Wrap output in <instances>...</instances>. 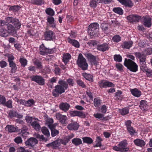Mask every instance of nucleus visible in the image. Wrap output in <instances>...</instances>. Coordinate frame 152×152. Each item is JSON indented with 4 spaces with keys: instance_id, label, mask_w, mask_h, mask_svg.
<instances>
[{
    "instance_id": "nucleus-1",
    "label": "nucleus",
    "mask_w": 152,
    "mask_h": 152,
    "mask_svg": "<svg viewBox=\"0 0 152 152\" xmlns=\"http://www.w3.org/2000/svg\"><path fill=\"white\" fill-rule=\"evenodd\" d=\"M59 85H56L55 89L53 90L52 94L55 97L59 96L65 91V90L68 88V86L66 81L63 80H60L58 82Z\"/></svg>"
},
{
    "instance_id": "nucleus-2",
    "label": "nucleus",
    "mask_w": 152,
    "mask_h": 152,
    "mask_svg": "<svg viewBox=\"0 0 152 152\" xmlns=\"http://www.w3.org/2000/svg\"><path fill=\"white\" fill-rule=\"evenodd\" d=\"M124 65L130 71L136 72L138 70V66L134 61L129 59H125Z\"/></svg>"
},
{
    "instance_id": "nucleus-3",
    "label": "nucleus",
    "mask_w": 152,
    "mask_h": 152,
    "mask_svg": "<svg viewBox=\"0 0 152 152\" xmlns=\"http://www.w3.org/2000/svg\"><path fill=\"white\" fill-rule=\"evenodd\" d=\"M128 143L126 140H124L120 142L117 146H113L112 149L114 150L121 152H127L129 151V148L127 147Z\"/></svg>"
},
{
    "instance_id": "nucleus-4",
    "label": "nucleus",
    "mask_w": 152,
    "mask_h": 152,
    "mask_svg": "<svg viewBox=\"0 0 152 152\" xmlns=\"http://www.w3.org/2000/svg\"><path fill=\"white\" fill-rule=\"evenodd\" d=\"M78 66L83 70L88 69V65L85 58L81 53L79 54L76 62Z\"/></svg>"
},
{
    "instance_id": "nucleus-5",
    "label": "nucleus",
    "mask_w": 152,
    "mask_h": 152,
    "mask_svg": "<svg viewBox=\"0 0 152 152\" xmlns=\"http://www.w3.org/2000/svg\"><path fill=\"white\" fill-rule=\"evenodd\" d=\"M99 28V25L97 23H91L88 26V32L91 37L97 35Z\"/></svg>"
},
{
    "instance_id": "nucleus-6",
    "label": "nucleus",
    "mask_w": 152,
    "mask_h": 152,
    "mask_svg": "<svg viewBox=\"0 0 152 152\" xmlns=\"http://www.w3.org/2000/svg\"><path fill=\"white\" fill-rule=\"evenodd\" d=\"M39 50L40 54L42 55L52 54L56 52V49L54 48L51 49L45 47L43 44L40 45Z\"/></svg>"
},
{
    "instance_id": "nucleus-7",
    "label": "nucleus",
    "mask_w": 152,
    "mask_h": 152,
    "mask_svg": "<svg viewBox=\"0 0 152 152\" xmlns=\"http://www.w3.org/2000/svg\"><path fill=\"white\" fill-rule=\"evenodd\" d=\"M132 123L131 121L128 120L125 122V124L127 132L132 137L134 136L135 134L137 133V132L136 131L135 129L132 126Z\"/></svg>"
},
{
    "instance_id": "nucleus-8",
    "label": "nucleus",
    "mask_w": 152,
    "mask_h": 152,
    "mask_svg": "<svg viewBox=\"0 0 152 152\" xmlns=\"http://www.w3.org/2000/svg\"><path fill=\"white\" fill-rule=\"evenodd\" d=\"M30 78L31 81L37 83L39 85L43 86L45 84V80L40 75H33Z\"/></svg>"
},
{
    "instance_id": "nucleus-9",
    "label": "nucleus",
    "mask_w": 152,
    "mask_h": 152,
    "mask_svg": "<svg viewBox=\"0 0 152 152\" xmlns=\"http://www.w3.org/2000/svg\"><path fill=\"white\" fill-rule=\"evenodd\" d=\"M85 57L91 63V65H97L98 62L96 60V57L90 53L85 54Z\"/></svg>"
},
{
    "instance_id": "nucleus-10",
    "label": "nucleus",
    "mask_w": 152,
    "mask_h": 152,
    "mask_svg": "<svg viewBox=\"0 0 152 152\" xmlns=\"http://www.w3.org/2000/svg\"><path fill=\"white\" fill-rule=\"evenodd\" d=\"M127 19L132 23L138 22L142 19L141 16L137 15H131L127 17Z\"/></svg>"
},
{
    "instance_id": "nucleus-11",
    "label": "nucleus",
    "mask_w": 152,
    "mask_h": 152,
    "mask_svg": "<svg viewBox=\"0 0 152 152\" xmlns=\"http://www.w3.org/2000/svg\"><path fill=\"white\" fill-rule=\"evenodd\" d=\"M98 84L99 86L101 88L107 87H114V85L111 82L104 80H102L99 82Z\"/></svg>"
},
{
    "instance_id": "nucleus-12",
    "label": "nucleus",
    "mask_w": 152,
    "mask_h": 152,
    "mask_svg": "<svg viewBox=\"0 0 152 152\" xmlns=\"http://www.w3.org/2000/svg\"><path fill=\"white\" fill-rule=\"evenodd\" d=\"M69 113L71 117L78 116L81 118H85V115L83 112L77 110H70Z\"/></svg>"
},
{
    "instance_id": "nucleus-13",
    "label": "nucleus",
    "mask_w": 152,
    "mask_h": 152,
    "mask_svg": "<svg viewBox=\"0 0 152 152\" xmlns=\"http://www.w3.org/2000/svg\"><path fill=\"white\" fill-rule=\"evenodd\" d=\"M109 48V44L105 43L101 44H98L96 49L99 51L104 52L108 50Z\"/></svg>"
},
{
    "instance_id": "nucleus-14",
    "label": "nucleus",
    "mask_w": 152,
    "mask_h": 152,
    "mask_svg": "<svg viewBox=\"0 0 152 152\" xmlns=\"http://www.w3.org/2000/svg\"><path fill=\"white\" fill-rule=\"evenodd\" d=\"M9 116L11 118L13 117H16L19 119L23 118V115L18 114L17 111H14L13 110H11L8 113Z\"/></svg>"
},
{
    "instance_id": "nucleus-15",
    "label": "nucleus",
    "mask_w": 152,
    "mask_h": 152,
    "mask_svg": "<svg viewBox=\"0 0 152 152\" xmlns=\"http://www.w3.org/2000/svg\"><path fill=\"white\" fill-rule=\"evenodd\" d=\"M70 107V105L66 102H61L59 105L60 109L64 112H66L69 110Z\"/></svg>"
},
{
    "instance_id": "nucleus-16",
    "label": "nucleus",
    "mask_w": 152,
    "mask_h": 152,
    "mask_svg": "<svg viewBox=\"0 0 152 152\" xmlns=\"http://www.w3.org/2000/svg\"><path fill=\"white\" fill-rule=\"evenodd\" d=\"M134 54L137 57L140 59V63L145 62L146 57L143 53L140 52H135Z\"/></svg>"
},
{
    "instance_id": "nucleus-17",
    "label": "nucleus",
    "mask_w": 152,
    "mask_h": 152,
    "mask_svg": "<svg viewBox=\"0 0 152 152\" xmlns=\"http://www.w3.org/2000/svg\"><path fill=\"white\" fill-rule=\"evenodd\" d=\"M53 32L51 30L47 31L44 33L45 39L47 41L51 40L53 39Z\"/></svg>"
},
{
    "instance_id": "nucleus-18",
    "label": "nucleus",
    "mask_w": 152,
    "mask_h": 152,
    "mask_svg": "<svg viewBox=\"0 0 152 152\" xmlns=\"http://www.w3.org/2000/svg\"><path fill=\"white\" fill-rule=\"evenodd\" d=\"M79 127V125L76 122H72L67 126V128L70 130H77Z\"/></svg>"
},
{
    "instance_id": "nucleus-19",
    "label": "nucleus",
    "mask_w": 152,
    "mask_h": 152,
    "mask_svg": "<svg viewBox=\"0 0 152 152\" xmlns=\"http://www.w3.org/2000/svg\"><path fill=\"white\" fill-rule=\"evenodd\" d=\"M71 57L70 54L69 53H64L63 55L62 61L66 65L68 63L69 60L71 59Z\"/></svg>"
},
{
    "instance_id": "nucleus-20",
    "label": "nucleus",
    "mask_w": 152,
    "mask_h": 152,
    "mask_svg": "<svg viewBox=\"0 0 152 152\" xmlns=\"http://www.w3.org/2000/svg\"><path fill=\"white\" fill-rule=\"evenodd\" d=\"M143 25L146 27L150 28L152 25L151 18L150 17L143 16Z\"/></svg>"
},
{
    "instance_id": "nucleus-21",
    "label": "nucleus",
    "mask_w": 152,
    "mask_h": 152,
    "mask_svg": "<svg viewBox=\"0 0 152 152\" xmlns=\"http://www.w3.org/2000/svg\"><path fill=\"white\" fill-rule=\"evenodd\" d=\"M56 118L62 124H64L66 123L67 118L66 115H63L60 113H58L56 114Z\"/></svg>"
},
{
    "instance_id": "nucleus-22",
    "label": "nucleus",
    "mask_w": 152,
    "mask_h": 152,
    "mask_svg": "<svg viewBox=\"0 0 152 152\" xmlns=\"http://www.w3.org/2000/svg\"><path fill=\"white\" fill-rule=\"evenodd\" d=\"M8 34L14 33L16 30L14 26L10 23H8L5 26Z\"/></svg>"
},
{
    "instance_id": "nucleus-23",
    "label": "nucleus",
    "mask_w": 152,
    "mask_h": 152,
    "mask_svg": "<svg viewBox=\"0 0 152 152\" xmlns=\"http://www.w3.org/2000/svg\"><path fill=\"white\" fill-rule=\"evenodd\" d=\"M38 140L37 139L34 137H31L28 139L25 142L27 145L33 146L35 145L38 143Z\"/></svg>"
},
{
    "instance_id": "nucleus-24",
    "label": "nucleus",
    "mask_w": 152,
    "mask_h": 152,
    "mask_svg": "<svg viewBox=\"0 0 152 152\" xmlns=\"http://www.w3.org/2000/svg\"><path fill=\"white\" fill-rule=\"evenodd\" d=\"M47 22L50 27L53 28L56 27V24L54 18L52 16H48L47 18Z\"/></svg>"
},
{
    "instance_id": "nucleus-25",
    "label": "nucleus",
    "mask_w": 152,
    "mask_h": 152,
    "mask_svg": "<svg viewBox=\"0 0 152 152\" xmlns=\"http://www.w3.org/2000/svg\"><path fill=\"white\" fill-rule=\"evenodd\" d=\"M133 44V42L132 41H125L121 45V46L123 48L129 49L132 47Z\"/></svg>"
},
{
    "instance_id": "nucleus-26",
    "label": "nucleus",
    "mask_w": 152,
    "mask_h": 152,
    "mask_svg": "<svg viewBox=\"0 0 152 152\" xmlns=\"http://www.w3.org/2000/svg\"><path fill=\"white\" fill-rule=\"evenodd\" d=\"M67 40L69 43L70 44L75 47L79 48L80 47L79 43L77 40L72 39L70 37H69L67 39Z\"/></svg>"
},
{
    "instance_id": "nucleus-27",
    "label": "nucleus",
    "mask_w": 152,
    "mask_h": 152,
    "mask_svg": "<svg viewBox=\"0 0 152 152\" xmlns=\"http://www.w3.org/2000/svg\"><path fill=\"white\" fill-rule=\"evenodd\" d=\"M130 91L133 96L137 97H139L141 95V91L137 88H131Z\"/></svg>"
},
{
    "instance_id": "nucleus-28",
    "label": "nucleus",
    "mask_w": 152,
    "mask_h": 152,
    "mask_svg": "<svg viewBox=\"0 0 152 152\" xmlns=\"http://www.w3.org/2000/svg\"><path fill=\"white\" fill-rule=\"evenodd\" d=\"M74 136V135L73 134L66 136L61 141V144L64 145H66Z\"/></svg>"
},
{
    "instance_id": "nucleus-29",
    "label": "nucleus",
    "mask_w": 152,
    "mask_h": 152,
    "mask_svg": "<svg viewBox=\"0 0 152 152\" xmlns=\"http://www.w3.org/2000/svg\"><path fill=\"white\" fill-rule=\"evenodd\" d=\"M134 142L136 146L140 147L144 146L145 144V142L143 140L139 139L134 140Z\"/></svg>"
},
{
    "instance_id": "nucleus-30",
    "label": "nucleus",
    "mask_w": 152,
    "mask_h": 152,
    "mask_svg": "<svg viewBox=\"0 0 152 152\" xmlns=\"http://www.w3.org/2000/svg\"><path fill=\"white\" fill-rule=\"evenodd\" d=\"M82 76L86 80L90 81L91 82H93V75L92 74H88L86 73H83Z\"/></svg>"
},
{
    "instance_id": "nucleus-31",
    "label": "nucleus",
    "mask_w": 152,
    "mask_h": 152,
    "mask_svg": "<svg viewBox=\"0 0 152 152\" xmlns=\"http://www.w3.org/2000/svg\"><path fill=\"white\" fill-rule=\"evenodd\" d=\"M104 115L102 113H97L94 114V116L96 118L100 119L101 120L103 121H106L109 120L108 116L104 117Z\"/></svg>"
},
{
    "instance_id": "nucleus-32",
    "label": "nucleus",
    "mask_w": 152,
    "mask_h": 152,
    "mask_svg": "<svg viewBox=\"0 0 152 152\" xmlns=\"http://www.w3.org/2000/svg\"><path fill=\"white\" fill-rule=\"evenodd\" d=\"M12 24L14 25V26L15 28L18 29H20L21 26V23L19 20L15 18H14Z\"/></svg>"
},
{
    "instance_id": "nucleus-33",
    "label": "nucleus",
    "mask_w": 152,
    "mask_h": 152,
    "mask_svg": "<svg viewBox=\"0 0 152 152\" xmlns=\"http://www.w3.org/2000/svg\"><path fill=\"white\" fill-rule=\"evenodd\" d=\"M58 141L56 140L47 144L46 146L48 147H51L53 149H56L58 146Z\"/></svg>"
},
{
    "instance_id": "nucleus-34",
    "label": "nucleus",
    "mask_w": 152,
    "mask_h": 152,
    "mask_svg": "<svg viewBox=\"0 0 152 152\" xmlns=\"http://www.w3.org/2000/svg\"><path fill=\"white\" fill-rule=\"evenodd\" d=\"M99 0H91L89 2V5L91 8L95 9L97 6L98 4L100 3Z\"/></svg>"
},
{
    "instance_id": "nucleus-35",
    "label": "nucleus",
    "mask_w": 152,
    "mask_h": 152,
    "mask_svg": "<svg viewBox=\"0 0 152 152\" xmlns=\"http://www.w3.org/2000/svg\"><path fill=\"white\" fill-rule=\"evenodd\" d=\"M6 128L10 133L15 132L18 129L17 127H15L13 125H7Z\"/></svg>"
},
{
    "instance_id": "nucleus-36",
    "label": "nucleus",
    "mask_w": 152,
    "mask_h": 152,
    "mask_svg": "<svg viewBox=\"0 0 152 152\" xmlns=\"http://www.w3.org/2000/svg\"><path fill=\"white\" fill-rule=\"evenodd\" d=\"M129 108L128 107H125L119 110V112L122 115H125L129 113Z\"/></svg>"
},
{
    "instance_id": "nucleus-37",
    "label": "nucleus",
    "mask_w": 152,
    "mask_h": 152,
    "mask_svg": "<svg viewBox=\"0 0 152 152\" xmlns=\"http://www.w3.org/2000/svg\"><path fill=\"white\" fill-rule=\"evenodd\" d=\"M8 33L6 29V27H2L0 29V36L2 37H6L8 36Z\"/></svg>"
},
{
    "instance_id": "nucleus-38",
    "label": "nucleus",
    "mask_w": 152,
    "mask_h": 152,
    "mask_svg": "<svg viewBox=\"0 0 152 152\" xmlns=\"http://www.w3.org/2000/svg\"><path fill=\"white\" fill-rule=\"evenodd\" d=\"M72 143L76 146H78L82 143L81 140L79 138H74L72 140Z\"/></svg>"
},
{
    "instance_id": "nucleus-39",
    "label": "nucleus",
    "mask_w": 152,
    "mask_h": 152,
    "mask_svg": "<svg viewBox=\"0 0 152 152\" xmlns=\"http://www.w3.org/2000/svg\"><path fill=\"white\" fill-rule=\"evenodd\" d=\"M34 64L36 65L38 69H41L42 68L41 62L38 59L35 58L33 61Z\"/></svg>"
},
{
    "instance_id": "nucleus-40",
    "label": "nucleus",
    "mask_w": 152,
    "mask_h": 152,
    "mask_svg": "<svg viewBox=\"0 0 152 152\" xmlns=\"http://www.w3.org/2000/svg\"><path fill=\"white\" fill-rule=\"evenodd\" d=\"M42 133L47 137H49L50 135V133L48 129L45 126L43 127L41 129Z\"/></svg>"
},
{
    "instance_id": "nucleus-41",
    "label": "nucleus",
    "mask_w": 152,
    "mask_h": 152,
    "mask_svg": "<svg viewBox=\"0 0 152 152\" xmlns=\"http://www.w3.org/2000/svg\"><path fill=\"white\" fill-rule=\"evenodd\" d=\"M83 142L84 143L88 144L92 143L93 140L92 138L89 137H85L82 138Z\"/></svg>"
},
{
    "instance_id": "nucleus-42",
    "label": "nucleus",
    "mask_w": 152,
    "mask_h": 152,
    "mask_svg": "<svg viewBox=\"0 0 152 152\" xmlns=\"http://www.w3.org/2000/svg\"><path fill=\"white\" fill-rule=\"evenodd\" d=\"M146 63V62L140 63L141 65L140 66V69L144 72H146L150 69L147 67Z\"/></svg>"
},
{
    "instance_id": "nucleus-43",
    "label": "nucleus",
    "mask_w": 152,
    "mask_h": 152,
    "mask_svg": "<svg viewBox=\"0 0 152 152\" xmlns=\"http://www.w3.org/2000/svg\"><path fill=\"white\" fill-rule=\"evenodd\" d=\"M146 106L147 101L144 100H141L139 105L140 109L142 110H145L146 109Z\"/></svg>"
},
{
    "instance_id": "nucleus-44",
    "label": "nucleus",
    "mask_w": 152,
    "mask_h": 152,
    "mask_svg": "<svg viewBox=\"0 0 152 152\" xmlns=\"http://www.w3.org/2000/svg\"><path fill=\"white\" fill-rule=\"evenodd\" d=\"M113 11L115 13L119 15H122L123 14V10L120 7H115L113 9Z\"/></svg>"
},
{
    "instance_id": "nucleus-45",
    "label": "nucleus",
    "mask_w": 152,
    "mask_h": 152,
    "mask_svg": "<svg viewBox=\"0 0 152 152\" xmlns=\"http://www.w3.org/2000/svg\"><path fill=\"white\" fill-rule=\"evenodd\" d=\"M35 101L33 99H29L28 101L26 102L25 106L27 107H30L35 103Z\"/></svg>"
},
{
    "instance_id": "nucleus-46",
    "label": "nucleus",
    "mask_w": 152,
    "mask_h": 152,
    "mask_svg": "<svg viewBox=\"0 0 152 152\" xmlns=\"http://www.w3.org/2000/svg\"><path fill=\"white\" fill-rule=\"evenodd\" d=\"M45 12L48 15L52 16L54 15L55 12L51 8H47Z\"/></svg>"
},
{
    "instance_id": "nucleus-47",
    "label": "nucleus",
    "mask_w": 152,
    "mask_h": 152,
    "mask_svg": "<svg viewBox=\"0 0 152 152\" xmlns=\"http://www.w3.org/2000/svg\"><path fill=\"white\" fill-rule=\"evenodd\" d=\"M102 103V100L98 98H95L94 99V106L96 107H98Z\"/></svg>"
},
{
    "instance_id": "nucleus-48",
    "label": "nucleus",
    "mask_w": 152,
    "mask_h": 152,
    "mask_svg": "<svg viewBox=\"0 0 152 152\" xmlns=\"http://www.w3.org/2000/svg\"><path fill=\"white\" fill-rule=\"evenodd\" d=\"M31 3L37 5H42L44 4V2L42 0H31Z\"/></svg>"
},
{
    "instance_id": "nucleus-49",
    "label": "nucleus",
    "mask_w": 152,
    "mask_h": 152,
    "mask_svg": "<svg viewBox=\"0 0 152 152\" xmlns=\"http://www.w3.org/2000/svg\"><path fill=\"white\" fill-rule=\"evenodd\" d=\"M19 62L20 63L21 66L23 67H24L27 64V60L25 58L23 57L20 58Z\"/></svg>"
},
{
    "instance_id": "nucleus-50",
    "label": "nucleus",
    "mask_w": 152,
    "mask_h": 152,
    "mask_svg": "<svg viewBox=\"0 0 152 152\" xmlns=\"http://www.w3.org/2000/svg\"><path fill=\"white\" fill-rule=\"evenodd\" d=\"M114 60L115 61L120 62L122 61V58L121 56L119 54H115L114 56Z\"/></svg>"
},
{
    "instance_id": "nucleus-51",
    "label": "nucleus",
    "mask_w": 152,
    "mask_h": 152,
    "mask_svg": "<svg viewBox=\"0 0 152 152\" xmlns=\"http://www.w3.org/2000/svg\"><path fill=\"white\" fill-rule=\"evenodd\" d=\"M9 66L11 68V72L15 73L17 69L15 63V62L9 63Z\"/></svg>"
},
{
    "instance_id": "nucleus-52",
    "label": "nucleus",
    "mask_w": 152,
    "mask_h": 152,
    "mask_svg": "<svg viewBox=\"0 0 152 152\" xmlns=\"http://www.w3.org/2000/svg\"><path fill=\"white\" fill-rule=\"evenodd\" d=\"M98 42L97 41L94 40H92L90 42H88L87 44L91 47H95L96 46L97 47V46L98 45Z\"/></svg>"
},
{
    "instance_id": "nucleus-53",
    "label": "nucleus",
    "mask_w": 152,
    "mask_h": 152,
    "mask_svg": "<svg viewBox=\"0 0 152 152\" xmlns=\"http://www.w3.org/2000/svg\"><path fill=\"white\" fill-rule=\"evenodd\" d=\"M20 9V6L18 5H14L11 6L9 8L10 11H12L13 12H17Z\"/></svg>"
},
{
    "instance_id": "nucleus-54",
    "label": "nucleus",
    "mask_w": 152,
    "mask_h": 152,
    "mask_svg": "<svg viewBox=\"0 0 152 152\" xmlns=\"http://www.w3.org/2000/svg\"><path fill=\"white\" fill-rule=\"evenodd\" d=\"M12 101L11 99L9 100L7 102H6V99L5 103L3 104V105L9 108H12Z\"/></svg>"
},
{
    "instance_id": "nucleus-55",
    "label": "nucleus",
    "mask_w": 152,
    "mask_h": 152,
    "mask_svg": "<svg viewBox=\"0 0 152 152\" xmlns=\"http://www.w3.org/2000/svg\"><path fill=\"white\" fill-rule=\"evenodd\" d=\"M122 94V91L118 90L117 92L115 93V97H116L117 100H121L122 98L121 97V95Z\"/></svg>"
},
{
    "instance_id": "nucleus-56",
    "label": "nucleus",
    "mask_w": 152,
    "mask_h": 152,
    "mask_svg": "<svg viewBox=\"0 0 152 152\" xmlns=\"http://www.w3.org/2000/svg\"><path fill=\"white\" fill-rule=\"evenodd\" d=\"M36 137L40 141H44L45 142H46L48 140V139L47 138H45L43 135H40L39 134H37L36 135Z\"/></svg>"
},
{
    "instance_id": "nucleus-57",
    "label": "nucleus",
    "mask_w": 152,
    "mask_h": 152,
    "mask_svg": "<svg viewBox=\"0 0 152 152\" xmlns=\"http://www.w3.org/2000/svg\"><path fill=\"white\" fill-rule=\"evenodd\" d=\"M115 67L119 71L121 72H124V67L121 64L119 63L116 64H115Z\"/></svg>"
},
{
    "instance_id": "nucleus-58",
    "label": "nucleus",
    "mask_w": 152,
    "mask_h": 152,
    "mask_svg": "<svg viewBox=\"0 0 152 152\" xmlns=\"http://www.w3.org/2000/svg\"><path fill=\"white\" fill-rule=\"evenodd\" d=\"M121 37L118 35H116L112 38V40L115 42H118L121 40Z\"/></svg>"
},
{
    "instance_id": "nucleus-59",
    "label": "nucleus",
    "mask_w": 152,
    "mask_h": 152,
    "mask_svg": "<svg viewBox=\"0 0 152 152\" xmlns=\"http://www.w3.org/2000/svg\"><path fill=\"white\" fill-rule=\"evenodd\" d=\"M97 142L95 145V147H98L102 146L101 141H102V139L100 137H97Z\"/></svg>"
},
{
    "instance_id": "nucleus-60",
    "label": "nucleus",
    "mask_w": 152,
    "mask_h": 152,
    "mask_svg": "<svg viewBox=\"0 0 152 152\" xmlns=\"http://www.w3.org/2000/svg\"><path fill=\"white\" fill-rule=\"evenodd\" d=\"M123 5L126 7H132L133 5V4L130 0H127Z\"/></svg>"
},
{
    "instance_id": "nucleus-61",
    "label": "nucleus",
    "mask_w": 152,
    "mask_h": 152,
    "mask_svg": "<svg viewBox=\"0 0 152 152\" xmlns=\"http://www.w3.org/2000/svg\"><path fill=\"white\" fill-rule=\"evenodd\" d=\"M31 126L35 129H39L40 128V126L37 122V120L31 124Z\"/></svg>"
},
{
    "instance_id": "nucleus-62",
    "label": "nucleus",
    "mask_w": 152,
    "mask_h": 152,
    "mask_svg": "<svg viewBox=\"0 0 152 152\" xmlns=\"http://www.w3.org/2000/svg\"><path fill=\"white\" fill-rule=\"evenodd\" d=\"M76 83L78 85L82 87V88H85L86 87V85L82 80H77Z\"/></svg>"
},
{
    "instance_id": "nucleus-63",
    "label": "nucleus",
    "mask_w": 152,
    "mask_h": 152,
    "mask_svg": "<svg viewBox=\"0 0 152 152\" xmlns=\"http://www.w3.org/2000/svg\"><path fill=\"white\" fill-rule=\"evenodd\" d=\"M54 72L56 75H59L61 73V69L57 65L55 64Z\"/></svg>"
},
{
    "instance_id": "nucleus-64",
    "label": "nucleus",
    "mask_w": 152,
    "mask_h": 152,
    "mask_svg": "<svg viewBox=\"0 0 152 152\" xmlns=\"http://www.w3.org/2000/svg\"><path fill=\"white\" fill-rule=\"evenodd\" d=\"M14 18L12 17H7L5 18V22H6V24L8 23H12L13 21Z\"/></svg>"
}]
</instances>
